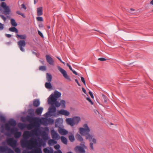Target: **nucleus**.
<instances>
[{
    "label": "nucleus",
    "mask_w": 153,
    "mask_h": 153,
    "mask_svg": "<svg viewBox=\"0 0 153 153\" xmlns=\"http://www.w3.org/2000/svg\"><path fill=\"white\" fill-rule=\"evenodd\" d=\"M1 18L3 20L4 22H5L6 21V18L5 17L2 15H1Z\"/></svg>",
    "instance_id": "obj_50"
},
{
    "label": "nucleus",
    "mask_w": 153,
    "mask_h": 153,
    "mask_svg": "<svg viewBox=\"0 0 153 153\" xmlns=\"http://www.w3.org/2000/svg\"><path fill=\"white\" fill-rule=\"evenodd\" d=\"M16 37L18 39H21L17 42V44L20 50L22 52L25 51L24 47L26 45V42L25 39L27 38V36L26 34L19 35L16 34Z\"/></svg>",
    "instance_id": "obj_3"
},
{
    "label": "nucleus",
    "mask_w": 153,
    "mask_h": 153,
    "mask_svg": "<svg viewBox=\"0 0 153 153\" xmlns=\"http://www.w3.org/2000/svg\"><path fill=\"white\" fill-rule=\"evenodd\" d=\"M53 94L54 97H55L57 100L58 98L60 97L61 94L60 92H59L57 91H55L54 92V94Z\"/></svg>",
    "instance_id": "obj_23"
},
{
    "label": "nucleus",
    "mask_w": 153,
    "mask_h": 153,
    "mask_svg": "<svg viewBox=\"0 0 153 153\" xmlns=\"http://www.w3.org/2000/svg\"><path fill=\"white\" fill-rule=\"evenodd\" d=\"M38 1V0H34V4H36Z\"/></svg>",
    "instance_id": "obj_63"
},
{
    "label": "nucleus",
    "mask_w": 153,
    "mask_h": 153,
    "mask_svg": "<svg viewBox=\"0 0 153 153\" xmlns=\"http://www.w3.org/2000/svg\"><path fill=\"white\" fill-rule=\"evenodd\" d=\"M87 100L89 102H90L91 105H93V102L92 101L90 98L89 97H87L86 98Z\"/></svg>",
    "instance_id": "obj_43"
},
{
    "label": "nucleus",
    "mask_w": 153,
    "mask_h": 153,
    "mask_svg": "<svg viewBox=\"0 0 153 153\" xmlns=\"http://www.w3.org/2000/svg\"><path fill=\"white\" fill-rule=\"evenodd\" d=\"M58 112L59 114L68 116L70 114V113L67 110L62 109L58 111Z\"/></svg>",
    "instance_id": "obj_17"
},
{
    "label": "nucleus",
    "mask_w": 153,
    "mask_h": 153,
    "mask_svg": "<svg viewBox=\"0 0 153 153\" xmlns=\"http://www.w3.org/2000/svg\"><path fill=\"white\" fill-rule=\"evenodd\" d=\"M42 122L44 124H48V118H43L42 120Z\"/></svg>",
    "instance_id": "obj_33"
},
{
    "label": "nucleus",
    "mask_w": 153,
    "mask_h": 153,
    "mask_svg": "<svg viewBox=\"0 0 153 153\" xmlns=\"http://www.w3.org/2000/svg\"><path fill=\"white\" fill-rule=\"evenodd\" d=\"M56 58H57V59H58L61 62H62V60L59 57H58V56H57V57H56Z\"/></svg>",
    "instance_id": "obj_62"
},
{
    "label": "nucleus",
    "mask_w": 153,
    "mask_h": 153,
    "mask_svg": "<svg viewBox=\"0 0 153 153\" xmlns=\"http://www.w3.org/2000/svg\"><path fill=\"white\" fill-rule=\"evenodd\" d=\"M15 27H10L9 28V31L12 32H15L17 34L18 32V31L17 29Z\"/></svg>",
    "instance_id": "obj_27"
},
{
    "label": "nucleus",
    "mask_w": 153,
    "mask_h": 153,
    "mask_svg": "<svg viewBox=\"0 0 153 153\" xmlns=\"http://www.w3.org/2000/svg\"><path fill=\"white\" fill-rule=\"evenodd\" d=\"M150 4L152 5H153V0H152V1H151Z\"/></svg>",
    "instance_id": "obj_64"
},
{
    "label": "nucleus",
    "mask_w": 153,
    "mask_h": 153,
    "mask_svg": "<svg viewBox=\"0 0 153 153\" xmlns=\"http://www.w3.org/2000/svg\"><path fill=\"white\" fill-rule=\"evenodd\" d=\"M38 129L36 128L34 130H32L30 131H26L24 132L23 137L24 138L27 139L30 136H34V135H37L38 134L37 132Z\"/></svg>",
    "instance_id": "obj_6"
},
{
    "label": "nucleus",
    "mask_w": 153,
    "mask_h": 153,
    "mask_svg": "<svg viewBox=\"0 0 153 153\" xmlns=\"http://www.w3.org/2000/svg\"><path fill=\"white\" fill-rule=\"evenodd\" d=\"M36 20L38 21L42 22L43 21V19L42 17H36Z\"/></svg>",
    "instance_id": "obj_40"
},
{
    "label": "nucleus",
    "mask_w": 153,
    "mask_h": 153,
    "mask_svg": "<svg viewBox=\"0 0 153 153\" xmlns=\"http://www.w3.org/2000/svg\"><path fill=\"white\" fill-rule=\"evenodd\" d=\"M37 16H39L43 14V8L42 7H38L37 8Z\"/></svg>",
    "instance_id": "obj_18"
},
{
    "label": "nucleus",
    "mask_w": 153,
    "mask_h": 153,
    "mask_svg": "<svg viewBox=\"0 0 153 153\" xmlns=\"http://www.w3.org/2000/svg\"><path fill=\"white\" fill-rule=\"evenodd\" d=\"M81 120V118L78 116L74 117L72 118H68L66 119V122L68 124L71 126L77 125Z\"/></svg>",
    "instance_id": "obj_4"
},
{
    "label": "nucleus",
    "mask_w": 153,
    "mask_h": 153,
    "mask_svg": "<svg viewBox=\"0 0 153 153\" xmlns=\"http://www.w3.org/2000/svg\"><path fill=\"white\" fill-rule=\"evenodd\" d=\"M21 6L22 7L24 8L25 10H26V7L24 4H22Z\"/></svg>",
    "instance_id": "obj_55"
},
{
    "label": "nucleus",
    "mask_w": 153,
    "mask_h": 153,
    "mask_svg": "<svg viewBox=\"0 0 153 153\" xmlns=\"http://www.w3.org/2000/svg\"><path fill=\"white\" fill-rule=\"evenodd\" d=\"M39 28H42L43 27V25L42 23H40L39 24Z\"/></svg>",
    "instance_id": "obj_54"
},
{
    "label": "nucleus",
    "mask_w": 153,
    "mask_h": 153,
    "mask_svg": "<svg viewBox=\"0 0 153 153\" xmlns=\"http://www.w3.org/2000/svg\"><path fill=\"white\" fill-rule=\"evenodd\" d=\"M43 110V108L42 107H39L36 109L35 112L37 114L40 115L42 112Z\"/></svg>",
    "instance_id": "obj_21"
},
{
    "label": "nucleus",
    "mask_w": 153,
    "mask_h": 153,
    "mask_svg": "<svg viewBox=\"0 0 153 153\" xmlns=\"http://www.w3.org/2000/svg\"><path fill=\"white\" fill-rule=\"evenodd\" d=\"M10 22L12 25L14 27H16L17 25V24L16 22L15 19H11Z\"/></svg>",
    "instance_id": "obj_32"
},
{
    "label": "nucleus",
    "mask_w": 153,
    "mask_h": 153,
    "mask_svg": "<svg viewBox=\"0 0 153 153\" xmlns=\"http://www.w3.org/2000/svg\"><path fill=\"white\" fill-rule=\"evenodd\" d=\"M5 35L7 36V37L8 38H10L11 37L12 35L11 34H6Z\"/></svg>",
    "instance_id": "obj_57"
},
{
    "label": "nucleus",
    "mask_w": 153,
    "mask_h": 153,
    "mask_svg": "<svg viewBox=\"0 0 153 153\" xmlns=\"http://www.w3.org/2000/svg\"><path fill=\"white\" fill-rule=\"evenodd\" d=\"M5 10V14H9L10 12V10L8 6L4 8Z\"/></svg>",
    "instance_id": "obj_31"
},
{
    "label": "nucleus",
    "mask_w": 153,
    "mask_h": 153,
    "mask_svg": "<svg viewBox=\"0 0 153 153\" xmlns=\"http://www.w3.org/2000/svg\"><path fill=\"white\" fill-rule=\"evenodd\" d=\"M43 151L45 153H53V149L51 148H45L43 149Z\"/></svg>",
    "instance_id": "obj_19"
},
{
    "label": "nucleus",
    "mask_w": 153,
    "mask_h": 153,
    "mask_svg": "<svg viewBox=\"0 0 153 153\" xmlns=\"http://www.w3.org/2000/svg\"><path fill=\"white\" fill-rule=\"evenodd\" d=\"M68 138L70 141L71 142H74L75 140L73 134L69 135Z\"/></svg>",
    "instance_id": "obj_34"
},
{
    "label": "nucleus",
    "mask_w": 153,
    "mask_h": 153,
    "mask_svg": "<svg viewBox=\"0 0 153 153\" xmlns=\"http://www.w3.org/2000/svg\"><path fill=\"white\" fill-rule=\"evenodd\" d=\"M76 137L78 140L81 142L80 145L83 148H86V147L85 145V142L83 141V139L82 137L79 134H77L76 135Z\"/></svg>",
    "instance_id": "obj_10"
},
{
    "label": "nucleus",
    "mask_w": 153,
    "mask_h": 153,
    "mask_svg": "<svg viewBox=\"0 0 153 153\" xmlns=\"http://www.w3.org/2000/svg\"><path fill=\"white\" fill-rule=\"evenodd\" d=\"M48 111L50 113H54L56 112V108L54 106L50 107L48 109Z\"/></svg>",
    "instance_id": "obj_22"
},
{
    "label": "nucleus",
    "mask_w": 153,
    "mask_h": 153,
    "mask_svg": "<svg viewBox=\"0 0 153 153\" xmlns=\"http://www.w3.org/2000/svg\"><path fill=\"white\" fill-rule=\"evenodd\" d=\"M57 100V99L54 97V94H52L48 98V102L49 104L53 105Z\"/></svg>",
    "instance_id": "obj_9"
},
{
    "label": "nucleus",
    "mask_w": 153,
    "mask_h": 153,
    "mask_svg": "<svg viewBox=\"0 0 153 153\" xmlns=\"http://www.w3.org/2000/svg\"><path fill=\"white\" fill-rule=\"evenodd\" d=\"M62 142L64 144H67V140L66 137L63 136H62L61 137Z\"/></svg>",
    "instance_id": "obj_28"
},
{
    "label": "nucleus",
    "mask_w": 153,
    "mask_h": 153,
    "mask_svg": "<svg viewBox=\"0 0 153 153\" xmlns=\"http://www.w3.org/2000/svg\"><path fill=\"white\" fill-rule=\"evenodd\" d=\"M39 126V123L38 122H35L33 123L29 124L28 125H26V127L27 129L30 130L33 128H34L35 129V128H36L38 130V126Z\"/></svg>",
    "instance_id": "obj_8"
},
{
    "label": "nucleus",
    "mask_w": 153,
    "mask_h": 153,
    "mask_svg": "<svg viewBox=\"0 0 153 153\" xmlns=\"http://www.w3.org/2000/svg\"><path fill=\"white\" fill-rule=\"evenodd\" d=\"M98 60L102 61H105L106 60V59L103 58H100L98 59Z\"/></svg>",
    "instance_id": "obj_48"
},
{
    "label": "nucleus",
    "mask_w": 153,
    "mask_h": 153,
    "mask_svg": "<svg viewBox=\"0 0 153 153\" xmlns=\"http://www.w3.org/2000/svg\"><path fill=\"white\" fill-rule=\"evenodd\" d=\"M49 114L50 113H49V111H48V112H47L46 113H45V114L44 116L45 117H47L49 116Z\"/></svg>",
    "instance_id": "obj_56"
},
{
    "label": "nucleus",
    "mask_w": 153,
    "mask_h": 153,
    "mask_svg": "<svg viewBox=\"0 0 153 153\" xmlns=\"http://www.w3.org/2000/svg\"><path fill=\"white\" fill-rule=\"evenodd\" d=\"M16 125V121L13 119H11L9 120L8 122L5 123L4 126L2 125L1 128V133L4 132V129L6 130L7 132L5 133V135L7 136H10L11 134L14 135L15 137L16 138H19L21 135L22 133L21 132L18 131L17 128H11L10 126H15Z\"/></svg>",
    "instance_id": "obj_1"
},
{
    "label": "nucleus",
    "mask_w": 153,
    "mask_h": 153,
    "mask_svg": "<svg viewBox=\"0 0 153 153\" xmlns=\"http://www.w3.org/2000/svg\"><path fill=\"white\" fill-rule=\"evenodd\" d=\"M8 149L7 146H0V151L1 152H4L7 151Z\"/></svg>",
    "instance_id": "obj_30"
},
{
    "label": "nucleus",
    "mask_w": 153,
    "mask_h": 153,
    "mask_svg": "<svg viewBox=\"0 0 153 153\" xmlns=\"http://www.w3.org/2000/svg\"><path fill=\"white\" fill-rule=\"evenodd\" d=\"M58 131L59 133L61 135H65L67 134L68 133V131L64 128L59 127Z\"/></svg>",
    "instance_id": "obj_14"
},
{
    "label": "nucleus",
    "mask_w": 153,
    "mask_h": 153,
    "mask_svg": "<svg viewBox=\"0 0 153 153\" xmlns=\"http://www.w3.org/2000/svg\"><path fill=\"white\" fill-rule=\"evenodd\" d=\"M19 127L21 129H23L26 127V124L23 123H19L18 124Z\"/></svg>",
    "instance_id": "obj_26"
},
{
    "label": "nucleus",
    "mask_w": 153,
    "mask_h": 153,
    "mask_svg": "<svg viewBox=\"0 0 153 153\" xmlns=\"http://www.w3.org/2000/svg\"><path fill=\"white\" fill-rule=\"evenodd\" d=\"M8 153H14L13 151L10 149H8Z\"/></svg>",
    "instance_id": "obj_49"
},
{
    "label": "nucleus",
    "mask_w": 153,
    "mask_h": 153,
    "mask_svg": "<svg viewBox=\"0 0 153 153\" xmlns=\"http://www.w3.org/2000/svg\"><path fill=\"white\" fill-rule=\"evenodd\" d=\"M55 140L50 139L48 141V143L49 145H52L54 144H56L57 141Z\"/></svg>",
    "instance_id": "obj_25"
},
{
    "label": "nucleus",
    "mask_w": 153,
    "mask_h": 153,
    "mask_svg": "<svg viewBox=\"0 0 153 153\" xmlns=\"http://www.w3.org/2000/svg\"><path fill=\"white\" fill-rule=\"evenodd\" d=\"M67 65L69 67L70 70L72 71V68L70 65L68 63H67Z\"/></svg>",
    "instance_id": "obj_53"
},
{
    "label": "nucleus",
    "mask_w": 153,
    "mask_h": 153,
    "mask_svg": "<svg viewBox=\"0 0 153 153\" xmlns=\"http://www.w3.org/2000/svg\"><path fill=\"white\" fill-rule=\"evenodd\" d=\"M60 148V146L59 144H56V145L54 146V148L55 149L59 150Z\"/></svg>",
    "instance_id": "obj_42"
},
{
    "label": "nucleus",
    "mask_w": 153,
    "mask_h": 153,
    "mask_svg": "<svg viewBox=\"0 0 153 153\" xmlns=\"http://www.w3.org/2000/svg\"><path fill=\"white\" fill-rule=\"evenodd\" d=\"M54 153H62L61 151L60 150H58L57 151H55Z\"/></svg>",
    "instance_id": "obj_52"
},
{
    "label": "nucleus",
    "mask_w": 153,
    "mask_h": 153,
    "mask_svg": "<svg viewBox=\"0 0 153 153\" xmlns=\"http://www.w3.org/2000/svg\"><path fill=\"white\" fill-rule=\"evenodd\" d=\"M57 68L58 70L61 73L63 77L65 79L70 81L71 80L70 76L68 75L67 72L65 70H64L62 68L59 66H57Z\"/></svg>",
    "instance_id": "obj_7"
},
{
    "label": "nucleus",
    "mask_w": 153,
    "mask_h": 153,
    "mask_svg": "<svg viewBox=\"0 0 153 153\" xmlns=\"http://www.w3.org/2000/svg\"><path fill=\"white\" fill-rule=\"evenodd\" d=\"M72 71L73 73L76 75H78L77 73L75 71L73 70L72 69V71Z\"/></svg>",
    "instance_id": "obj_58"
},
{
    "label": "nucleus",
    "mask_w": 153,
    "mask_h": 153,
    "mask_svg": "<svg viewBox=\"0 0 153 153\" xmlns=\"http://www.w3.org/2000/svg\"><path fill=\"white\" fill-rule=\"evenodd\" d=\"M51 134L53 139L55 140H58L60 138L59 135L53 129L51 131Z\"/></svg>",
    "instance_id": "obj_11"
},
{
    "label": "nucleus",
    "mask_w": 153,
    "mask_h": 153,
    "mask_svg": "<svg viewBox=\"0 0 153 153\" xmlns=\"http://www.w3.org/2000/svg\"><path fill=\"white\" fill-rule=\"evenodd\" d=\"M7 143L9 144L14 149L16 153H21V150L18 147H16L17 141L13 139V138H10L7 140Z\"/></svg>",
    "instance_id": "obj_5"
},
{
    "label": "nucleus",
    "mask_w": 153,
    "mask_h": 153,
    "mask_svg": "<svg viewBox=\"0 0 153 153\" xmlns=\"http://www.w3.org/2000/svg\"><path fill=\"white\" fill-rule=\"evenodd\" d=\"M102 96L103 97V98L104 102H107V98L105 97V96L104 95H102Z\"/></svg>",
    "instance_id": "obj_45"
},
{
    "label": "nucleus",
    "mask_w": 153,
    "mask_h": 153,
    "mask_svg": "<svg viewBox=\"0 0 153 153\" xmlns=\"http://www.w3.org/2000/svg\"><path fill=\"white\" fill-rule=\"evenodd\" d=\"M54 104H55L56 106L57 107H59L61 105V103L59 102L58 101H57V100L55 102Z\"/></svg>",
    "instance_id": "obj_39"
},
{
    "label": "nucleus",
    "mask_w": 153,
    "mask_h": 153,
    "mask_svg": "<svg viewBox=\"0 0 153 153\" xmlns=\"http://www.w3.org/2000/svg\"><path fill=\"white\" fill-rule=\"evenodd\" d=\"M4 28V25L0 23V30H2Z\"/></svg>",
    "instance_id": "obj_47"
},
{
    "label": "nucleus",
    "mask_w": 153,
    "mask_h": 153,
    "mask_svg": "<svg viewBox=\"0 0 153 153\" xmlns=\"http://www.w3.org/2000/svg\"><path fill=\"white\" fill-rule=\"evenodd\" d=\"M81 81L85 85V82L84 77L82 76H81Z\"/></svg>",
    "instance_id": "obj_46"
},
{
    "label": "nucleus",
    "mask_w": 153,
    "mask_h": 153,
    "mask_svg": "<svg viewBox=\"0 0 153 153\" xmlns=\"http://www.w3.org/2000/svg\"><path fill=\"white\" fill-rule=\"evenodd\" d=\"M51 82H48L45 83V87L47 89H50L52 88V86Z\"/></svg>",
    "instance_id": "obj_29"
},
{
    "label": "nucleus",
    "mask_w": 153,
    "mask_h": 153,
    "mask_svg": "<svg viewBox=\"0 0 153 153\" xmlns=\"http://www.w3.org/2000/svg\"><path fill=\"white\" fill-rule=\"evenodd\" d=\"M0 120L1 122L4 123H5L6 121L5 118L3 115H0Z\"/></svg>",
    "instance_id": "obj_35"
},
{
    "label": "nucleus",
    "mask_w": 153,
    "mask_h": 153,
    "mask_svg": "<svg viewBox=\"0 0 153 153\" xmlns=\"http://www.w3.org/2000/svg\"><path fill=\"white\" fill-rule=\"evenodd\" d=\"M45 57L47 62L50 65H54V62L53 59L49 55H46Z\"/></svg>",
    "instance_id": "obj_15"
},
{
    "label": "nucleus",
    "mask_w": 153,
    "mask_h": 153,
    "mask_svg": "<svg viewBox=\"0 0 153 153\" xmlns=\"http://www.w3.org/2000/svg\"><path fill=\"white\" fill-rule=\"evenodd\" d=\"M63 122V120L62 119L59 118L56 119L55 120V127L59 128V127L61 126Z\"/></svg>",
    "instance_id": "obj_13"
},
{
    "label": "nucleus",
    "mask_w": 153,
    "mask_h": 153,
    "mask_svg": "<svg viewBox=\"0 0 153 153\" xmlns=\"http://www.w3.org/2000/svg\"><path fill=\"white\" fill-rule=\"evenodd\" d=\"M40 104V102L39 99L34 100L33 101V105L35 107H38Z\"/></svg>",
    "instance_id": "obj_20"
},
{
    "label": "nucleus",
    "mask_w": 153,
    "mask_h": 153,
    "mask_svg": "<svg viewBox=\"0 0 153 153\" xmlns=\"http://www.w3.org/2000/svg\"><path fill=\"white\" fill-rule=\"evenodd\" d=\"M46 79L48 82H51L52 79V76L50 74L47 73L46 74Z\"/></svg>",
    "instance_id": "obj_24"
},
{
    "label": "nucleus",
    "mask_w": 153,
    "mask_h": 153,
    "mask_svg": "<svg viewBox=\"0 0 153 153\" xmlns=\"http://www.w3.org/2000/svg\"><path fill=\"white\" fill-rule=\"evenodd\" d=\"M1 6L4 9V8L7 7V6L5 2H2L1 3Z\"/></svg>",
    "instance_id": "obj_41"
},
{
    "label": "nucleus",
    "mask_w": 153,
    "mask_h": 153,
    "mask_svg": "<svg viewBox=\"0 0 153 153\" xmlns=\"http://www.w3.org/2000/svg\"><path fill=\"white\" fill-rule=\"evenodd\" d=\"M54 123V120L53 119L49 118L48 119V123L51 124H53Z\"/></svg>",
    "instance_id": "obj_37"
},
{
    "label": "nucleus",
    "mask_w": 153,
    "mask_h": 153,
    "mask_svg": "<svg viewBox=\"0 0 153 153\" xmlns=\"http://www.w3.org/2000/svg\"><path fill=\"white\" fill-rule=\"evenodd\" d=\"M83 127L84 128L80 127L79 128V133L81 135L85 136L86 139L89 140L90 142V148L91 149L93 150V144L96 143V140L94 137L93 136L89 134L90 130L87 124H84Z\"/></svg>",
    "instance_id": "obj_2"
},
{
    "label": "nucleus",
    "mask_w": 153,
    "mask_h": 153,
    "mask_svg": "<svg viewBox=\"0 0 153 153\" xmlns=\"http://www.w3.org/2000/svg\"><path fill=\"white\" fill-rule=\"evenodd\" d=\"M82 90L83 91V92L85 93V94H86V90L83 88H82Z\"/></svg>",
    "instance_id": "obj_60"
},
{
    "label": "nucleus",
    "mask_w": 153,
    "mask_h": 153,
    "mask_svg": "<svg viewBox=\"0 0 153 153\" xmlns=\"http://www.w3.org/2000/svg\"><path fill=\"white\" fill-rule=\"evenodd\" d=\"M39 70L42 71H45L46 69V66H41L39 67Z\"/></svg>",
    "instance_id": "obj_38"
},
{
    "label": "nucleus",
    "mask_w": 153,
    "mask_h": 153,
    "mask_svg": "<svg viewBox=\"0 0 153 153\" xmlns=\"http://www.w3.org/2000/svg\"><path fill=\"white\" fill-rule=\"evenodd\" d=\"M38 32L39 35L41 36L42 37H43V35L42 33H41L39 30H38Z\"/></svg>",
    "instance_id": "obj_44"
},
{
    "label": "nucleus",
    "mask_w": 153,
    "mask_h": 153,
    "mask_svg": "<svg viewBox=\"0 0 153 153\" xmlns=\"http://www.w3.org/2000/svg\"><path fill=\"white\" fill-rule=\"evenodd\" d=\"M75 150L76 152H79V153H85V151L84 148L80 146H77L75 148Z\"/></svg>",
    "instance_id": "obj_16"
},
{
    "label": "nucleus",
    "mask_w": 153,
    "mask_h": 153,
    "mask_svg": "<svg viewBox=\"0 0 153 153\" xmlns=\"http://www.w3.org/2000/svg\"><path fill=\"white\" fill-rule=\"evenodd\" d=\"M16 13L19 15H21V13H22L20 11H18L16 12Z\"/></svg>",
    "instance_id": "obj_61"
},
{
    "label": "nucleus",
    "mask_w": 153,
    "mask_h": 153,
    "mask_svg": "<svg viewBox=\"0 0 153 153\" xmlns=\"http://www.w3.org/2000/svg\"><path fill=\"white\" fill-rule=\"evenodd\" d=\"M26 119L27 121L30 123L33 121L34 122H39V118L31 117L29 116H27L26 117Z\"/></svg>",
    "instance_id": "obj_12"
},
{
    "label": "nucleus",
    "mask_w": 153,
    "mask_h": 153,
    "mask_svg": "<svg viewBox=\"0 0 153 153\" xmlns=\"http://www.w3.org/2000/svg\"><path fill=\"white\" fill-rule=\"evenodd\" d=\"M61 105L62 108H65V100H62L60 101Z\"/></svg>",
    "instance_id": "obj_36"
},
{
    "label": "nucleus",
    "mask_w": 153,
    "mask_h": 153,
    "mask_svg": "<svg viewBox=\"0 0 153 153\" xmlns=\"http://www.w3.org/2000/svg\"><path fill=\"white\" fill-rule=\"evenodd\" d=\"M89 94L90 95L91 97L92 98H94V95H93L92 93V92L91 91H89Z\"/></svg>",
    "instance_id": "obj_51"
},
{
    "label": "nucleus",
    "mask_w": 153,
    "mask_h": 153,
    "mask_svg": "<svg viewBox=\"0 0 153 153\" xmlns=\"http://www.w3.org/2000/svg\"><path fill=\"white\" fill-rule=\"evenodd\" d=\"M75 81L77 83V84L79 86H80V84L78 82V81L77 79H75Z\"/></svg>",
    "instance_id": "obj_59"
}]
</instances>
